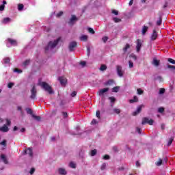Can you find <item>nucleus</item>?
Instances as JSON below:
<instances>
[{
	"mask_svg": "<svg viewBox=\"0 0 175 175\" xmlns=\"http://www.w3.org/2000/svg\"><path fill=\"white\" fill-rule=\"evenodd\" d=\"M61 42V37H59L57 40L54 41H51L49 42L47 46L45 48L46 51H48V50H51L58 44Z\"/></svg>",
	"mask_w": 175,
	"mask_h": 175,
	"instance_id": "nucleus-1",
	"label": "nucleus"
},
{
	"mask_svg": "<svg viewBox=\"0 0 175 175\" xmlns=\"http://www.w3.org/2000/svg\"><path fill=\"white\" fill-rule=\"evenodd\" d=\"M40 86H42V88L44 89V91H46V92H49V94H54V91H53V89H51V86H49L47 83L46 82H41L39 83Z\"/></svg>",
	"mask_w": 175,
	"mask_h": 175,
	"instance_id": "nucleus-2",
	"label": "nucleus"
},
{
	"mask_svg": "<svg viewBox=\"0 0 175 175\" xmlns=\"http://www.w3.org/2000/svg\"><path fill=\"white\" fill-rule=\"evenodd\" d=\"M18 44V42L17 40L12 39V38H8L7 40V46L8 47H10V46H17Z\"/></svg>",
	"mask_w": 175,
	"mask_h": 175,
	"instance_id": "nucleus-3",
	"label": "nucleus"
},
{
	"mask_svg": "<svg viewBox=\"0 0 175 175\" xmlns=\"http://www.w3.org/2000/svg\"><path fill=\"white\" fill-rule=\"evenodd\" d=\"M142 125H146V124H148L149 125H153L154 121L152 119L148 118H144L142 119Z\"/></svg>",
	"mask_w": 175,
	"mask_h": 175,
	"instance_id": "nucleus-4",
	"label": "nucleus"
},
{
	"mask_svg": "<svg viewBox=\"0 0 175 175\" xmlns=\"http://www.w3.org/2000/svg\"><path fill=\"white\" fill-rule=\"evenodd\" d=\"M31 96L30 98L31 99H36V88L35 87V85L33 86L31 90Z\"/></svg>",
	"mask_w": 175,
	"mask_h": 175,
	"instance_id": "nucleus-5",
	"label": "nucleus"
},
{
	"mask_svg": "<svg viewBox=\"0 0 175 175\" xmlns=\"http://www.w3.org/2000/svg\"><path fill=\"white\" fill-rule=\"evenodd\" d=\"M142 44H143V41H142V40L140 39L137 40V45H136L137 53H139L140 51Z\"/></svg>",
	"mask_w": 175,
	"mask_h": 175,
	"instance_id": "nucleus-6",
	"label": "nucleus"
},
{
	"mask_svg": "<svg viewBox=\"0 0 175 175\" xmlns=\"http://www.w3.org/2000/svg\"><path fill=\"white\" fill-rule=\"evenodd\" d=\"M116 70L119 77H122V76H124V72H122V67L121 66H117Z\"/></svg>",
	"mask_w": 175,
	"mask_h": 175,
	"instance_id": "nucleus-7",
	"label": "nucleus"
},
{
	"mask_svg": "<svg viewBox=\"0 0 175 175\" xmlns=\"http://www.w3.org/2000/svg\"><path fill=\"white\" fill-rule=\"evenodd\" d=\"M2 63L4 66H10V58L5 57L4 59H3Z\"/></svg>",
	"mask_w": 175,
	"mask_h": 175,
	"instance_id": "nucleus-8",
	"label": "nucleus"
},
{
	"mask_svg": "<svg viewBox=\"0 0 175 175\" xmlns=\"http://www.w3.org/2000/svg\"><path fill=\"white\" fill-rule=\"evenodd\" d=\"M77 21V17H76V15H72L71 18L70 19V21L68 22V24L70 25H73L75 23H76Z\"/></svg>",
	"mask_w": 175,
	"mask_h": 175,
	"instance_id": "nucleus-9",
	"label": "nucleus"
},
{
	"mask_svg": "<svg viewBox=\"0 0 175 175\" xmlns=\"http://www.w3.org/2000/svg\"><path fill=\"white\" fill-rule=\"evenodd\" d=\"M77 46V42L73 41L70 43L69 45V50L70 51H73L75 50V48Z\"/></svg>",
	"mask_w": 175,
	"mask_h": 175,
	"instance_id": "nucleus-10",
	"label": "nucleus"
},
{
	"mask_svg": "<svg viewBox=\"0 0 175 175\" xmlns=\"http://www.w3.org/2000/svg\"><path fill=\"white\" fill-rule=\"evenodd\" d=\"M59 81L60 82V84L62 85H65V84H66V82L68 81V80L66 79V78H65L64 77H59Z\"/></svg>",
	"mask_w": 175,
	"mask_h": 175,
	"instance_id": "nucleus-11",
	"label": "nucleus"
},
{
	"mask_svg": "<svg viewBox=\"0 0 175 175\" xmlns=\"http://www.w3.org/2000/svg\"><path fill=\"white\" fill-rule=\"evenodd\" d=\"M142 107H144V105H139L137 107V110L133 113V116H137V114L142 111Z\"/></svg>",
	"mask_w": 175,
	"mask_h": 175,
	"instance_id": "nucleus-12",
	"label": "nucleus"
},
{
	"mask_svg": "<svg viewBox=\"0 0 175 175\" xmlns=\"http://www.w3.org/2000/svg\"><path fill=\"white\" fill-rule=\"evenodd\" d=\"M107 91H109V88H105L104 89H101L98 92V95L100 96H102V95H103V94H105V92H107Z\"/></svg>",
	"mask_w": 175,
	"mask_h": 175,
	"instance_id": "nucleus-13",
	"label": "nucleus"
},
{
	"mask_svg": "<svg viewBox=\"0 0 175 175\" xmlns=\"http://www.w3.org/2000/svg\"><path fill=\"white\" fill-rule=\"evenodd\" d=\"M1 132H9V127L8 125L4 124L3 126L0 127Z\"/></svg>",
	"mask_w": 175,
	"mask_h": 175,
	"instance_id": "nucleus-14",
	"label": "nucleus"
},
{
	"mask_svg": "<svg viewBox=\"0 0 175 175\" xmlns=\"http://www.w3.org/2000/svg\"><path fill=\"white\" fill-rule=\"evenodd\" d=\"M0 158H1V161H2V162H3L5 165H8V159H6V156L5 154H1Z\"/></svg>",
	"mask_w": 175,
	"mask_h": 175,
	"instance_id": "nucleus-15",
	"label": "nucleus"
},
{
	"mask_svg": "<svg viewBox=\"0 0 175 175\" xmlns=\"http://www.w3.org/2000/svg\"><path fill=\"white\" fill-rule=\"evenodd\" d=\"M157 38H158V33H157V31L154 30L151 36V40H155Z\"/></svg>",
	"mask_w": 175,
	"mask_h": 175,
	"instance_id": "nucleus-16",
	"label": "nucleus"
},
{
	"mask_svg": "<svg viewBox=\"0 0 175 175\" xmlns=\"http://www.w3.org/2000/svg\"><path fill=\"white\" fill-rule=\"evenodd\" d=\"M25 152V154H27L28 155H29V157H32V148H29L26 149Z\"/></svg>",
	"mask_w": 175,
	"mask_h": 175,
	"instance_id": "nucleus-17",
	"label": "nucleus"
},
{
	"mask_svg": "<svg viewBox=\"0 0 175 175\" xmlns=\"http://www.w3.org/2000/svg\"><path fill=\"white\" fill-rule=\"evenodd\" d=\"M9 23H10V18H4L1 21L2 24H9Z\"/></svg>",
	"mask_w": 175,
	"mask_h": 175,
	"instance_id": "nucleus-18",
	"label": "nucleus"
},
{
	"mask_svg": "<svg viewBox=\"0 0 175 175\" xmlns=\"http://www.w3.org/2000/svg\"><path fill=\"white\" fill-rule=\"evenodd\" d=\"M59 174L65 175L66 174V170L64 168H59L58 170Z\"/></svg>",
	"mask_w": 175,
	"mask_h": 175,
	"instance_id": "nucleus-19",
	"label": "nucleus"
},
{
	"mask_svg": "<svg viewBox=\"0 0 175 175\" xmlns=\"http://www.w3.org/2000/svg\"><path fill=\"white\" fill-rule=\"evenodd\" d=\"M88 39V36L83 35L80 37V40H81V42H87Z\"/></svg>",
	"mask_w": 175,
	"mask_h": 175,
	"instance_id": "nucleus-20",
	"label": "nucleus"
},
{
	"mask_svg": "<svg viewBox=\"0 0 175 175\" xmlns=\"http://www.w3.org/2000/svg\"><path fill=\"white\" fill-rule=\"evenodd\" d=\"M130 103H135L136 102H139V98H137V96H134L133 99H131L129 100Z\"/></svg>",
	"mask_w": 175,
	"mask_h": 175,
	"instance_id": "nucleus-21",
	"label": "nucleus"
},
{
	"mask_svg": "<svg viewBox=\"0 0 175 175\" xmlns=\"http://www.w3.org/2000/svg\"><path fill=\"white\" fill-rule=\"evenodd\" d=\"M152 65H154V66H159V60L157 59H153Z\"/></svg>",
	"mask_w": 175,
	"mask_h": 175,
	"instance_id": "nucleus-22",
	"label": "nucleus"
},
{
	"mask_svg": "<svg viewBox=\"0 0 175 175\" xmlns=\"http://www.w3.org/2000/svg\"><path fill=\"white\" fill-rule=\"evenodd\" d=\"M148 31V27L147 26H144L142 27V35H146V32Z\"/></svg>",
	"mask_w": 175,
	"mask_h": 175,
	"instance_id": "nucleus-23",
	"label": "nucleus"
},
{
	"mask_svg": "<svg viewBox=\"0 0 175 175\" xmlns=\"http://www.w3.org/2000/svg\"><path fill=\"white\" fill-rule=\"evenodd\" d=\"M23 9H24V5H23V4L18 5V10L19 12H23Z\"/></svg>",
	"mask_w": 175,
	"mask_h": 175,
	"instance_id": "nucleus-24",
	"label": "nucleus"
},
{
	"mask_svg": "<svg viewBox=\"0 0 175 175\" xmlns=\"http://www.w3.org/2000/svg\"><path fill=\"white\" fill-rule=\"evenodd\" d=\"M69 167H71L72 169H76V163H75V162L71 161L69 163Z\"/></svg>",
	"mask_w": 175,
	"mask_h": 175,
	"instance_id": "nucleus-25",
	"label": "nucleus"
},
{
	"mask_svg": "<svg viewBox=\"0 0 175 175\" xmlns=\"http://www.w3.org/2000/svg\"><path fill=\"white\" fill-rule=\"evenodd\" d=\"M131 46L129 45V44H126L125 47L123 48V51L124 53H126V51H128L129 49H130Z\"/></svg>",
	"mask_w": 175,
	"mask_h": 175,
	"instance_id": "nucleus-26",
	"label": "nucleus"
},
{
	"mask_svg": "<svg viewBox=\"0 0 175 175\" xmlns=\"http://www.w3.org/2000/svg\"><path fill=\"white\" fill-rule=\"evenodd\" d=\"M28 65H29V60H26L23 62L22 66H23V68H26V66H28Z\"/></svg>",
	"mask_w": 175,
	"mask_h": 175,
	"instance_id": "nucleus-27",
	"label": "nucleus"
},
{
	"mask_svg": "<svg viewBox=\"0 0 175 175\" xmlns=\"http://www.w3.org/2000/svg\"><path fill=\"white\" fill-rule=\"evenodd\" d=\"M106 69H107V67L105 64L101 65V66L100 67V70H101L102 72H103V70H106Z\"/></svg>",
	"mask_w": 175,
	"mask_h": 175,
	"instance_id": "nucleus-28",
	"label": "nucleus"
},
{
	"mask_svg": "<svg viewBox=\"0 0 175 175\" xmlns=\"http://www.w3.org/2000/svg\"><path fill=\"white\" fill-rule=\"evenodd\" d=\"M120 91V87L116 86L112 89V92H118Z\"/></svg>",
	"mask_w": 175,
	"mask_h": 175,
	"instance_id": "nucleus-29",
	"label": "nucleus"
},
{
	"mask_svg": "<svg viewBox=\"0 0 175 175\" xmlns=\"http://www.w3.org/2000/svg\"><path fill=\"white\" fill-rule=\"evenodd\" d=\"M90 155L91 157H95V155H96V150H92L90 152Z\"/></svg>",
	"mask_w": 175,
	"mask_h": 175,
	"instance_id": "nucleus-30",
	"label": "nucleus"
},
{
	"mask_svg": "<svg viewBox=\"0 0 175 175\" xmlns=\"http://www.w3.org/2000/svg\"><path fill=\"white\" fill-rule=\"evenodd\" d=\"M36 121H40V116H36L35 115H32L31 116Z\"/></svg>",
	"mask_w": 175,
	"mask_h": 175,
	"instance_id": "nucleus-31",
	"label": "nucleus"
},
{
	"mask_svg": "<svg viewBox=\"0 0 175 175\" xmlns=\"http://www.w3.org/2000/svg\"><path fill=\"white\" fill-rule=\"evenodd\" d=\"M143 92H144L143 90H142V89H140V88H138V89L137 90V94L138 95H142Z\"/></svg>",
	"mask_w": 175,
	"mask_h": 175,
	"instance_id": "nucleus-32",
	"label": "nucleus"
},
{
	"mask_svg": "<svg viewBox=\"0 0 175 175\" xmlns=\"http://www.w3.org/2000/svg\"><path fill=\"white\" fill-rule=\"evenodd\" d=\"M26 111L27 114H30L32 116V109L29 108H26Z\"/></svg>",
	"mask_w": 175,
	"mask_h": 175,
	"instance_id": "nucleus-33",
	"label": "nucleus"
},
{
	"mask_svg": "<svg viewBox=\"0 0 175 175\" xmlns=\"http://www.w3.org/2000/svg\"><path fill=\"white\" fill-rule=\"evenodd\" d=\"M130 58H131V59H133V61H136V59H137V58L136 57V55H135V54H131V55H130Z\"/></svg>",
	"mask_w": 175,
	"mask_h": 175,
	"instance_id": "nucleus-34",
	"label": "nucleus"
},
{
	"mask_svg": "<svg viewBox=\"0 0 175 175\" xmlns=\"http://www.w3.org/2000/svg\"><path fill=\"white\" fill-rule=\"evenodd\" d=\"M77 132L75 133V135H80L81 133H80L79 131H80V126H77L76 127Z\"/></svg>",
	"mask_w": 175,
	"mask_h": 175,
	"instance_id": "nucleus-35",
	"label": "nucleus"
},
{
	"mask_svg": "<svg viewBox=\"0 0 175 175\" xmlns=\"http://www.w3.org/2000/svg\"><path fill=\"white\" fill-rule=\"evenodd\" d=\"M102 40H103V42H104V43H106V42H107V40H109V38L107 36H104L102 38Z\"/></svg>",
	"mask_w": 175,
	"mask_h": 175,
	"instance_id": "nucleus-36",
	"label": "nucleus"
},
{
	"mask_svg": "<svg viewBox=\"0 0 175 175\" xmlns=\"http://www.w3.org/2000/svg\"><path fill=\"white\" fill-rule=\"evenodd\" d=\"M157 166H161L162 165V159H159V161L156 163Z\"/></svg>",
	"mask_w": 175,
	"mask_h": 175,
	"instance_id": "nucleus-37",
	"label": "nucleus"
},
{
	"mask_svg": "<svg viewBox=\"0 0 175 175\" xmlns=\"http://www.w3.org/2000/svg\"><path fill=\"white\" fill-rule=\"evenodd\" d=\"M168 62H170V64H172L173 65H175V60L172 59V58L168 59Z\"/></svg>",
	"mask_w": 175,
	"mask_h": 175,
	"instance_id": "nucleus-38",
	"label": "nucleus"
},
{
	"mask_svg": "<svg viewBox=\"0 0 175 175\" xmlns=\"http://www.w3.org/2000/svg\"><path fill=\"white\" fill-rule=\"evenodd\" d=\"M113 83L114 81L113 80H109L106 83V85H111Z\"/></svg>",
	"mask_w": 175,
	"mask_h": 175,
	"instance_id": "nucleus-39",
	"label": "nucleus"
},
{
	"mask_svg": "<svg viewBox=\"0 0 175 175\" xmlns=\"http://www.w3.org/2000/svg\"><path fill=\"white\" fill-rule=\"evenodd\" d=\"M113 111L116 113V114H120L121 113V110H120V109H114Z\"/></svg>",
	"mask_w": 175,
	"mask_h": 175,
	"instance_id": "nucleus-40",
	"label": "nucleus"
},
{
	"mask_svg": "<svg viewBox=\"0 0 175 175\" xmlns=\"http://www.w3.org/2000/svg\"><path fill=\"white\" fill-rule=\"evenodd\" d=\"M88 31L90 32V33H95V31H94V29L91 28V27H89L88 28Z\"/></svg>",
	"mask_w": 175,
	"mask_h": 175,
	"instance_id": "nucleus-41",
	"label": "nucleus"
},
{
	"mask_svg": "<svg viewBox=\"0 0 175 175\" xmlns=\"http://www.w3.org/2000/svg\"><path fill=\"white\" fill-rule=\"evenodd\" d=\"M129 66L130 68H132L133 67V62H132L131 60L129 62Z\"/></svg>",
	"mask_w": 175,
	"mask_h": 175,
	"instance_id": "nucleus-42",
	"label": "nucleus"
},
{
	"mask_svg": "<svg viewBox=\"0 0 175 175\" xmlns=\"http://www.w3.org/2000/svg\"><path fill=\"white\" fill-rule=\"evenodd\" d=\"M162 24V18H159V19L157 21V25H161Z\"/></svg>",
	"mask_w": 175,
	"mask_h": 175,
	"instance_id": "nucleus-43",
	"label": "nucleus"
},
{
	"mask_svg": "<svg viewBox=\"0 0 175 175\" xmlns=\"http://www.w3.org/2000/svg\"><path fill=\"white\" fill-rule=\"evenodd\" d=\"M101 170H105L106 169V163H103L100 167Z\"/></svg>",
	"mask_w": 175,
	"mask_h": 175,
	"instance_id": "nucleus-44",
	"label": "nucleus"
},
{
	"mask_svg": "<svg viewBox=\"0 0 175 175\" xmlns=\"http://www.w3.org/2000/svg\"><path fill=\"white\" fill-rule=\"evenodd\" d=\"M14 72H16V73H22L23 70L16 68V69L14 70Z\"/></svg>",
	"mask_w": 175,
	"mask_h": 175,
	"instance_id": "nucleus-45",
	"label": "nucleus"
},
{
	"mask_svg": "<svg viewBox=\"0 0 175 175\" xmlns=\"http://www.w3.org/2000/svg\"><path fill=\"white\" fill-rule=\"evenodd\" d=\"M109 99L111 103L116 101V98L114 97H109Z\"/></svg>",
	"mask_w": 175,
	"mask_h": 175,
	"instance_id": "nucleus-46",
	"label": "nucleus"
},
{
	"mask_svg": "<svg viewBox=\"0 0 175 175\" xmlns=\"http://www.w3.org/2000/svg\"><path fill=\"white\" fill-rule=\"evenodd\" d=\"M172 143H173V138H170L168 141L167 146H171Z\"/></svg>",
	"mask_w": 175,
	"mask_h": 175,
	"instance_id": "nucleus-47",
	"label": "nucleus"
},
{
	"mask_svg": "<svg viewBox=\"0 0 175 175\" xmlns=\"http://www.w3.org/2000/svg\"><path fill=\"white\" fill-rule=\"evenodd\" d=\"M164 111H165V109H163V107H160L158 109L159 113H163Z\"/></svg>",
	"mask_w": 175,
	"mask_h": 175,
	"instance_id": "nucleus-48",
	"label": "nucleus"
},
{
	"mask_svg": "<svg viewBox=\"0 0 175 175\" xmlns=\"http://www.w3.org/2000/svg\"><path fill=\"white\" fill-rule=\"evenodd\" d=\"M113 21L115 23H120V21H121V19H120L118 18H113Z\"/></svg>",
	"mask_w": 175,
	"mask_h": 175,
	"instance_id": "nucleus-49",
	"label": "nucleus"
},
{
	"mask_svg": "<svg viewBox=\"0 0 175 175\" xmlns=\"http://www.w3.org/2000/svg\"><path fill=\"white\" fill-rule=\"evenodd\" d=\"M113 14H115V16H118V11L113 10H112Z\"/></svg>",
	"mask_w": 175,
	"mask_h": 175,
	"instance_id": "nucleus-50",
	"label": "nucleus"
},
{
	"mask_svg": "<svg viewBox=\"0 0 175 175\" xmlns=\"http://www.w3.org/2000/svg\"><path fill=\"white\" fill-rule=\"evenodd\" d=\"M87 53L88 55L90 56V54L91 53V49H90V46H87Z\"/></svg>",
	"mask_w": 175,
	"mask_h": 175,
	"instance_id": "nucleus-51",
	"label": "nucleus"
},
{
	"mask_svg": "<svg viewBox=\"0 0 175 175\" xmlns=\"http://www.w3.org/2000/svg\"><path fill=\"white\" fill-rule=\"evenodd\" d=\"M71 96L72 97V98H75V96H76V95H77V92H72V93H71Z\"/></svg>",
	"mask_w": 175,
	"mask_h": 175,
	"instance_id": "nucleus-52",
	"label": "nucleus"
},
{
	"mask_svg": "<svg viewBox=\"0 0 175 175\" xmlns=\"http://www.w3.org/2000/svg\"><path fill=\"white\" fill-rule=\"evenodd\" d=\"M168 69H174L175 70V66H172L170 64L167 65Z\"/></svg>",
	"mask_w": 175,
	"mask_h": 175,
	"instance_id": "nucleus-53",
	"label": "nucleus"
},
{
	"mask_svg": "<svg viewBox=\"0 0 175 175\" xmlns=\"http://www.w3.org/2000/svg\"><path fill=\"white\" fill-rule=\"evenodd\" d=\"M64 14V12L62 11H60L58 14H57L56 16L61 17Z\"/></svg>",
	"mask_w": 175,
	"mask_h": 175,
	"instance_id": "nucleus-54",
	"label": "nucleus"
},
{
	"mask_svg": "<svg viewBox=\"0 0 175 175\" xmlns=\"http://www.w3.org/2000/svg\"><path fill=\"white\" fill-rule=\"evenodd\" d=\"M136 132H137V133H139V135L142 134V130L139 127H137L136 129Z\"/></svg>",
	"mask_w": 175,
	"mask_h": 175,
	"instance_id": "nucleus-55",
	"label": "nucleus"
},
{
	"mask_svg": "<svg viewBox=\"0 0 175 175\" xmlns=\"http://www.w3.org/2000/svg\"><path fill=\"white\" fill-rule=\"evenodd\" d=\"M96 116L97 118H100V112L99 111H97L96 113Z\"/></svg>",
	"mask_w": 175,
	"mask_h": 175,
	"instance_id": "nucleus-56",
	"label": "nucleus"
},
{
	"mask_svg": "<svg viewBox=\"0 0 175 175\" xmlns=\"http://www.w3.org/2000/svg\"><path fill=\"white\" fill-rule=\"evenodd\" d=\"M159 94H165V89L163 88L160 89Z\"/></svg>",
	"mask_w": 175,
	"mask_h": 175,
	"instance_id": "nucleus-57",
	"label": "nucleus"
},
{
	"mask_svg": "<svg viewBox=\"0 0 175 175\" xmlns=\"http://www.w3.org/2000/svg\"><path fill=\"white\" fill-rule=\"evenodd\" d=\"M103 159H110V156H109V154H106L103 157Z\"/></svg>",
	"mask_w": 175,
	"mask_h": 175,
	"instance_id": "nucleus-58",
	"label": "nucleus"
},
{
	"mask_svg": "<svg viewBox=\"0 0 175 175\" xmlns=\"http://www.w3.org/2000/svg\"><path fill=\"white\" fill-rule=\"evenodd\" d=\"M10 124H11L10 121L8 119H6V125H7V126H10Z\"/></svg>",
	"mask_w": 175,
	"mask_h": 175,
	"instance_id": "nucleus-59",
	"label": "nucleus"
},
{
	"mask_svg": "<svg viewBox=\"0 0 175 175\" xmlns=\"http://www.w3.org/2000/svg\"><path fill=\"white\" fill-rule=\"evenodd\" d=\"M1 146H6V140H3L0 143Z\"/></svg>",
	"mask_w": 175,
	"mask_h": 175,
	"instance_id": "nucleus-60",
	"label": "nucleus"
},
{
	"mask_svg": "<svg viewBox=\"0 0 175 175\" xmlns=\"http://www.w3.org/2000/svg\"><path fill=\"white\" fill-rule=\"evenodd\" d=\"M29 173L30 174H33V173H35V168H31Z\"/></svg>",
	"mask_w": 175,
	"mask_h": 175,
	"instance_id": "nucleus-61",
	"label": "nucleus"
},
{
	"mask_svg": "<svg viewBox=\"0 0 175 175\" xmlns=\"http://www.w3.org/2000/svg\"><path fill=\"white\" fill-rule=\"evenodd\" d=\"M85 64H86L85 62L83 61V62H81L80 65H81V66L84 67V66H85Z\"/></svg>",
	"mask_w": 175,
	"mask_h": 175,
	"instance_id": "nucleus-62",
	"label": "nucleus"
},
{
	"mask_svg": "<svg viewBox=\"0 0 175 175\" xmlns=\"http://www.w3.org/2000/svg\"><path fill=\"white\" fill-rule=\"evenodd\" d=\"M8 88H12V87H13V83H8Z\"/></svg>",
	"mask_w": 175,
	"mask_h": 175,
	"instance_id": "nucleus-63",
	"label": "nucleus"
},
{
	"mask_svg": "<svg viewBox=\"0 0 175 175\" xmlns=\"http://www.w3.org/2000/svg\"><path fill=\"white\" fill-rule=\"evenodd\" d=\"M92 125H95L96 124V120L95 119H93L92 120Z\"/></svg>",
	"mask_w": 175,
	"mask_h": 175,
	"instance_id": "nucleus-64",
	"label": "nucleus"
}]
</instances>
